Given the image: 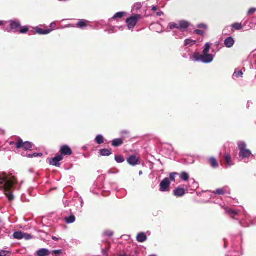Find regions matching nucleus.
<instances>
[{
  "mask_svg": "<svg viewBox=\"0 0 256 256\" xmlns=\"http://www.w3.org/2000/svg\"><path fill=\"white\" fill-rule=\"evenodd\" d=\"M37 254L38 256H46L50 254V252L47 249L42 248L37 252Z\"/></svg>",
  "mask_w": 256,
  "mask_h": 256,
  "instance_id": "15",
  "label": "nucleus"
},
{
  "mask_svg": "<svg viewBox=\"0 0 256 256\" xmlns=\"http://www.w3.org/2000/svg\"><path fill=\"white\" fill-rule=\"evenodd\" d=\"M10 30L4 27V30L8 32H16L20 26V22L18 20H10Z\"/></svg>",
  "mask_w": 256,
  "mask_h": 256,
  "instance_id": "7",
  "label": "nucleus"
},
{
  "mask_svg": "<svg viewBox=\"0 0 256 256\" xmlns=\"http://www.w3.org/2000/svg\"><path fill=\"white\" fill-rule=\"evenodd\" d=\"M194 32L196 34H200V35H203L204 34V32L203 30H194Z\"/></svg>",
  "mask_w": 256,
  "mask_h": 256,
  "instance_id": "44",
  "label": "nucleus"
},
{
  "mask_svg": "<svg viewBox=\"0 0 256 256\" xmlns=\"http://www.w3.org/2000/svg\"><path fill=\"white\" fill-rule=\"evenodd\" d=\"M75 220V216L73 215L65 218V221L67 224H72L74 222Z\"/></svg>",
  "mask_w": 256,
  "mask_h": 256,
  "instance_id": "23",
  "label": "nucleus"
},
{
  "mask_svg": "<svg viewBox=\"0 0 256 256\" xmlns=\"http://www.w3.org/2000/svg\"><path fill=\"white\" fill-rule=\"evenodd\" d=\"M242 75H243V72H242V70H238V71L236 70L234 73L233 74V78H238L240 77H242Z\"/></svg>",
  "mask_w": 256,
  "mask_h": 256,
  "instance_id": "28",
  "label": "nucleus"
},
{
  "mask_svg": "<svg viewBox=\"0 0 256 256\" xmlns=\"http://www.w3.org/2000/svg\"><path fill=\"white\" fill-rule=\"evenodd\" d=\"M226 212L228 213H230V214H234V215H236L237 214V212L234 211V210H233L231 209H230V208H226Z\"/></svg>",
  "mask_w": 256,
  "mask_h": 256,
  "instance_id": "37",
  "label": "nucleus"
},
{
  "mask_svg": "<svg viewBox=\"0 0 256 256\" xmlns=\"http://www.w3.org/2000/svg\"><path fill=\"white\" fill-rule=\"evenodd\" d=\"M22 238H24L26 240H28L32 238V236L29 234L23 233Z\"/></svg>",
  "mask_w": 256,
  "mask_h": 256,
  "instance_id": "36",
  "label": "nucleus"
},
{
  "mask_svg": "<svg viewBox=\"0 0 256 256\" xmlns=\"http://www.w3.org/2000/svg\"><path fill=\"white\" fill-rule=\"evenodd\" d=\"M24 156H26L28 158H32L34 157L41 156H42V153H34L33 154H29L28 155H25L24 154H22Z\"/></svg>",
  "mask_w": 256,
  "mask_h": 256,
  "instance_id": "33",
  "label": "nucleus"
},
{
  "mask_svg": "<svg viewBox=\"0 0 256 256\" xmlns=\"http://www.w3.org/2000/svg\"><path fill=\"white\" fill-rule=\"evenodd\" d=\"M123 144V140L122 138L114 139L112 141V145L116 147L122 145Z\"/></svg>",
  "mask_w": 256,
  "mask_h": 256,
  "instance_id": "16",
  "label": "nucleus"
},
{
  "mask_svg": "<svg viewBox=\"0 0 256 256\" xmlns=\"http://www.w3.org/2000/svg\"><path fill=\"white\" fill-rule=\"evenodd\" d=\"M225 159H226V162L228 166H231L233 164L232 161L231 160V157L230 155L226 154L225 155Z\"/></svg>",
  "mask_w": 256,
  "mask_h": 256,
  "instance_id": "30",
  "label": "nucleus"
},
{
  "mask_svg": "<svg viewBox=\"0 0 256 256\" xmlns=\"http://www.w3.org/2000/svg\"><path fill=\"white\" fill-rule=\"evenodd\" d=\"M158 10L157 7L156 6H152V11H156Z\"/></svg>",
  "mask_w": 256,
  "mask_h": 256,
  "instance_id": "48",
  "label": "nucleus"
},
{
  "mask_svg": "<svg viewBox=\"0 0 256 256\" xmlns=\"http://www.w3.org/2000/svg\"><path fill=\"white\" fill-rule=\"evenodd\" d=\"M28 30V28L26 26L22 27L21 28L20 30V32L21 34H25L27 32Z\"/></svg>",
  "mask_w": 256,
  "mask_h": 256,
  "instance_id": "38",
  "label": "nucleus"
},
{
  "mask_svg": "<svg viewBox=\"0 0 256 256\" xmlns=\"http://www.w3.org/2000/svg\"><path fill=\"white\" fill-rule=\"evenodd\" d=\"M52 253L55 254L56 255H58V254H60L62 253V250H54L52 252Z\"/></svg>",
  "mask_w": 256,
  "mask_h": 256,
  "instance_id": "45",
  "label": "nucleus"
},
{
  "mask_svg": "<svg viewBox=\"0 0 256 256\" xmlns=\"http://www.w3.org/2000/svg\"><path fill=\"white\" fill-rule=\"evenodd\" d=\"M186 193V190L184 188H178L174 191V194L177 197L183 196Z\"/></svg>",
  "mask_w": 256,
  "mask_h": 256,
  "instance_id": "13",
  "label": "nucleus"
},
{
  "mask_svg": "<svg viewBox=\"0 0 256 256\" xmlns=\"http://www.w3.org/2000/svg\"><path fill=\"white\" fill-rule=\"evenodd\" d=\"M100 153L102 156H108L112 154L111 150L108 149L101 150Z\"/></svg>",
  "mask_w": 256,
  "mask_h": 256,
  "instance_id": "21",
  "label": "nucleus"
},
{
  "mask_svg": "<svg viewBox=\"0 0 256 256\" xmlns=\"http://www.w3.org/2000/svg\"><path fill=\"white\" fill-rule=\"evenodd\" d=\"M250 102H248V106H250Z\"/></svg>",
  "mask_w": 256,
  "mask_h": 256,
  "instance_id": "56",
  "label": "nucleus"
},
{
  "mask_svg": "<svg viewBox=\"0 0 256 256\" xmlns=\"http://www.w3.org/2000/svg\"><path fill=\"white\" fill-rule=\"evenodd\" d=\"M164 13L162 12H159L156 13V15L158 16H161L163 15Z\"/></svg>",
  "mask_w": 256,
  "mask_h": 256,
  "instance_id": "47",
  "label": "nucleus"
},
{
  "mask_svg": "<svg viewBox=\"0 0 256 256\" xmlns=\"http://www.w3.org/2000/svg\"><path fill=\"white\" fill-rule=\"evenodd\" d=\"M189 26L190 24L188 22L184 20H180L177 22H171L169 24L168 27L170 30L177 28L184 31L186 30Z\"/></svg>",
  "mask_w": 256,
  "mask_h": 256,
  "instance_id": "4",
  "label": "nucleus"
},
{
  "mask_svg": "<svg viewBox=\"0 0 256 256\" xmlns=\"http://www.w3.org/2000/svg\"><path fill=\"white\" fill-rule=\"evenodd\" d=\"M102 253H103L104 254H106V252L105 250H102Z\"/></svg>",
  "mask_w": 256,
  "mask_h": 256,
  "instance_id": "53",
  "label": "nucleus"
},
{
  "mask_svg": "<svg viewBox=\"0 0 256 256\" xmlns=\"http://www.w3.org/2000/svg\"><path fill=\"white\" fill-rule=\"evenodd\" d=\"M128 162L131 166H134L140 164V159L135 155L130 156L127 160Z\"/></svg>",
  "mask_w": 256,
  "mask_h": 256,
  "instance_id": "9",
  "label": "nucleus"
},
{
  "mask_svg": "<svg viewBox=\"0 0 256 256\" xmlns=\"http://www.w3.org/2000/svg\"><path fill=\"white\" fill-rule=\"evenodd\" d=\"M198 28H203V29L206 30V29H207L208 26L206 24H200L198 25Z\"/></svg>",
  "mask_w": 256,
  "mask_h": 256,
  "instance_id": "42",
  "label": "nucleus"
},
{
  "mask_svg": "<svg viewBox=\"0 0 256 256\" xmlns=\"http://www.w3.org/2000/svg\"><path fill=\"white\" fill-rule=\"evenodd\" d=\"M16 180L14 176L3 175L0 176V188L4 190L9 200H12L14 196L12 191L16 188Z\"/></svg>",
  "mask_w": 256,
  "mask_h": 256,
  "instance_id": "1",
  "label": "nucleus"
},
{
  "mask_svg": "<svg viewBox=\"0 0 256 256\" xmlns=\"http://www.w3.org/2000/svg\"><path fill=\"white\" fill-rule=\"evenodd\" d=\"M142 6V4L141 2H137L135 4L132 8V12H137L138 10H140Z\"/></svg>",
  "mask_w": 256,
  "mask_h": 256,
  "instance_id": "17",
  "label": "nucleus"
},
{
  "mask_svg": "<svg viewBox=\"0 0 256 256\" xmlns=\"http://www.w3.org/2000/svg\"><path fill=\"white\" fill-rule=\"evenodd\" d=\"M238 146L240 150L239 156L240 158H248L252 155L251 151L246 148V144L244 142H238Z\"/></svg>",
  "mask_w": 256,
  "mask_h": 256,
  "instance_id": "3",
  "label": "nucleus"
},
{
  "mask_svg": "<svg viewBox=\"0 0 256 256\" xmlns=\"http://www.w3.org/2000/svg\"><path fill=\"white\" fill-rule=\"evenodd\" d=\"M16 143L14 142H10V146H13V145H15L16 146Z\"/></svg>",
  "mask_w": 256,
  "mask_h": 256,
  "instance_id": "50",
  "label": "nucleus"
},
{
  "mask_svg": "<svg viewBox=\"0 0 256 256\" xmlns=\"http://www.w3.org/2000/svg\"><path fill=\"white\" fill-rule=\"evenodd\" d=\"M156 256V255H152V256Z\"/></svg>",
  "mask_w": 256,
  "mask_h": 256,
  "instance_id": "57",
  "label": "nucleus"
},
{
  "mask_svg": "<svg viewBox=\"0 0 256 256\" xmlns=\"http://www.w3.org/2000/svg\"><path fill=\"white\" fill-rule=\"evenodd\" d=\"M142 174V171H140V172H139V174H140V175Z\"/></svg>",
  "mask_w": 256,
  "mask_h": 256,
  "instance_id": "54",
  "label": "nucleus"
},
{
  "mask_svg": "<svg viewBox=\"0 0 256 256\" xmlns=\"http://www.w3.org/2000/svg\"><path fill=\"white\" fill-rule=\"evenodd\" d=\"M56 26V24L55 23H52L51 24V26H50V27L51 28H54Z\"/></svg>",
  "mask_w": 256,
  "mask_h": 256,
  "instance_id": "51",
  "label": "nucleus"
},
{
  "mask_svg": "<svg viewBox=\"0 0 256 256\" xmlns=\"http://www.w3.org/2000/svg\"><path fill=\"white\" fill-rule=\"evenodd\" d=\"M196 42L195 40L190 39H186L184 40V44L185 46H191L196 44Z\"/></svg>",
  "mask_w": 256,
  "mask_h": 256,
  "instance_id": "18",
  "label": "nucleus"
},
{
  "mask_svg": "<svg viewBox=\"0 0 256 256\" xmlns=\"http://www.w3.org/2000/svg\"><path fill=\"white\" fill-rule=\"evenodd\" d=\"M96 142L98 144H102L104 142V138L102 135H98L95 139Z\"/></svg>",
  "mask_w": 256,
  "mask_h": 256,
  "instance_id": "29",
  "label": "nucleus"
},
{
  "mask_svg": "<svg viewBox=\"0 0 256 256\" xmlns=\"http://www.w3.org/2000/svg\"><path fill=\"white\" fill-rule=\"evenodd\" d=\"M192 188H198V184L197 182H196L194 180H193V182H192Z\"/></svg>",
  "mask_w": 256,
  "mask_h": 256,
  "instance_id": "46",
  "label": "nucleus"
},
{
  "mask_svg": "<svg viewBox=\"0 0 256 256\" xmlns=\"http://www.w3.org/2000/svg\"><path fill=\"white\" fill-rule=\"evenodd\" d=\"M256 12V8H250L248 12V15H251L253 14H254L255 12Z\"/></svg>",
  "mask_w": 256,
  "mask_h": 256,
  "instance_id": "39",
  "label": "nucleus"
},
{
  "mask_svg": "<svg viewBox=\"0 0 256 256\" xmlns=\"http://www.w3.org/2000/svg\"><path fill=\"white\" fill-rule=\"evenodd\" d=\"M60 152L61 155H71L72 154V150L68 146H62Z\"/></svg>",
  "mask_w": 256,
  "mask_h": 256,
  "instance_id": "11",
  "label": "nucleus"
},
{
  "mask_svg": "<svg viewBox=\"0 0 256 256\" xmlns=\"http://www.w3.org/2000/svg\"><path fill=\"white\" fill-rule=\"evenodd\" d=\"M116 28L120 29V27H118V28L112 27V28H110L106 30V31L109 34H112V33H114V32H116L118 31Z\"/></svg>",
  "mask_w": 256,
  "mask_h": 256,
  "instance_id": "35",
  "label": "nucleus"
},
{
  "mask_svg": "<svg viewBox=\"0 0 256 256\" xmlns=\"http://www.w3.org/2000/svg\"><path fill=\"white\" fill-rule=\"evenodd\" d=\"M249 58L253 62L256 63V49L251 52L249 56Z\"/></svg>",
  "mask_w": 256,
  "mask_h": 256,
  "instance_id": "26",
  "label": "nucleus"
},
{
  "mask_svg": "<svg viewBox=\"0 0 256 256\" xmlns=\"http://www.w3.org/2000/svg\"><path fill=\"white\" fill-rule=\"evenodd\" d=\"M51 32V30H44L42 28H38L36 31V33L40 34H46L50 33Z\"/></svg>",
  "mask_w": 256,
  "mask_h": 256,
  "instance_id": "22",
  "label": "nucleus"
},
{
  "mask_svg": "<svg viewBox=\"0 0 256 256\" xmlns=\"http://www.w3.org/2000/svg\"><path fill=\"white\" fill-rule=\"evenodd\" d=\"M147 240V237L144 232L138 233L136 236V240L139 242H144Z\"/></svg>",
  "mask_w": 256,
  "mask_h": 256,
  "instance_id": "14",
  "label": "nucleus"
},
{
  "mask_svg": "<svg viewBox=\"0 0 256 256\" xmlns=\"http://www.w3.org/2000/svg\"><path fill=\"white\" fill-rule=\"evenodd\" d=\"M118 256H126V254H120V255H119Z\"/></svg>",
  "mask_w": 256,
  "mask_h": 256,
  "instance_id": "55",
  "label": "nucleus"
},
{
  "mask_svg": "<svg viewBox=\"0 0 256 256\" xmlns=\"http://www.w3.org/2000/svg\"><path fill=\"white\" fill-rule=\"evenodd\" d=\"M176 175H177L176 173H172L170 174V178L172 181H174Z\"/></svg>",
  "mask_w": 256,
  "mask_h": 256,
  "instance_id": "40",
  "label": "nucleus"
},
{
  "mask_svg": "<svg viewBox=\"0 0 256 256\" xmlns=\"http://www.w3.org/2000/svg\"><path fill=\"white\" fill-rule=\"evenodd\" d=\"M23 232H16L13 234V236L14 238L18 240L22 239Z\"/></svg>",
  "mask_w": 256,
  "mask_h": 256,
  "instance_id": "24",
  "label": "nucleus"
},
{
  "mask_svg": "<svg viewBox=\"0 0 256 256\" xmlns=\"http://www.w3.org/2000/svg\"><path fill=\"white\" fill-rule=\"evenodd\" d=\"M88 21L84 20H80L77 24L78 27L83 28L84 27L87 26Z\"/></svg>",
  "mask_w": 256,
  "mask_h": 256,
  "instance_id": "20",
  "label": "nucleus"
},
{
  "mask_svg": "<svg viewBox=\"0 0 256 256\" xmlns=\"http://www.w3.org/2000/svg\"><path fill=\"white\" fill-rule=\"evenodd\" d=\"M16 147L18 149L22 148L26 150H32V146L31 143L28 142H24L21 139H20L18 142H16Z\"/></svg>",
  "mask_w": 256,
  "mask_h": 256,
  "instance_id": "6",
  "label": "nucleus"
},
{
  "mask_svg": "<svg viewBox=\"0 0 256 256\" xmlns=\"http://www.w3.org/2000/svg\"><path fill=\"white\" fill-rule=\"evenodd\" d=\"M210 162L211 166L214 168H216L218 167V162L214 158H211L210 159Z\"/></svg>",
  "mask_w": 256,
  "mask_h": 256,
  "instance_id": "27",
  "label": "nucleus"
},
{
  "mask_svg": "<svg viewBox=\"0 0 256 256\" xmlns=\"http://www.w3.org/2000/svg\"><path fill=\"white\" fill-rule=\"evenodd\" d=\"M126 14V12H118L116 13L114 16L110 20V21L113 20H116L118 18H122Z\"/></svg>",
  "mask_w": 256,
  "mask_h": 256,
  "instance_id": "19",
  "label": "nucleus"
},
{
  "mask_svg": "<svg viewBox=\"0 0 256 256\" xmlns=\"http://www.w3.org/2000/svg\"><path fill=\"white\" fill-rule=\"evenodd\" d=\"M170 182L168 178H165L160 184V190L161 192H168L170 190Z\"/></svg>",
  "mask_w": 256,
  "mask_h": 256,
  "instance_id": "8",
  "label": "nucleus"
},
{
  "mask_svg": "<svg viewBox=\"0 0 256 256\" xmlns=\"http://www.w3.org/2000/svg\"><path fill=\"white\" fill-rule=\"evenodd\" d=\"M52 240H58L60 238L56 237V236H52Z\"/></svg>",
  "mask_w": 256,
  "mask_h": 256,
  "instance_id": "49",
  "label": "nucleus"
},
{
  "mask_svg": "<svg viewBox=\"0 0 256 256\" xmlns=\"http://www.w3.org/2000/svg\"><path fill=\"white\" fill-rule=\"evenodd\" d=\"M224 44L226 48H232L234 44V40L232 36L227 38L224 41Z\"/></svg>",
  "mask_w": 256,
  "mask_h": 256,
  "instance_id": "12",
  "label": "nucleus"
},
{
  "mask_svg": "<svg viewBox=\"0 0 256 256\" xmlns=\"http://www.w3.org/2000/svg\"><path fill=\"white\" fill-rule=\"evenodd\" d=\"M104 234L108 236H112L113 235V232L111 230H106L104 232Z\"/></svg>",
  "mask_w": 256,
  "mask_h": 256,
  "instance_id": "41",
  "label": "nucleus"
},
{
  "mask_svg": "<svg viewBox=\"0 0 256 256\" xmlns=\"http://www.w3.org/2000/svg\"><path fill=\"white\" fill-rule=\"evenodd\" d=\"M232 28L236 30H240L242 28V26L241 24L234 23L232 25Z\"/></svg>",
  "mask_w": 256,
  "mask_h": 256,
  "instance_id": "32",
  "label": "nucleus"
},
{
  "mask_svg": "<svg viewBox=\"0 0 256 256\" xmlns=\"http://www.w3.org/2000/svg\"><path fill=\"white\" fill-rule=\"evenodd\" d=\"M141 17L140 14H135L128 18L126 20L128 28L129 30L133 28Z\"/></svg>",
  "mask_w": 256,
  "mask_h": 256,
  "instance_id": "5",
  "label": "nucleus"
},
{
  "mask_svg": "<svg viewBox=\"0 0 256 256\" xmlns=\"http://www.w3.org/2000/svg\"><path fill=\"white\" fill-rule=\"evenodd\" d=\"M180 178L182 180L186 181L189 178V175L188 173L186 172H182L180 174Z\"/></svg>",
  "mask_w": 256,
  "mask_h": 256,
  "instance_id": "31",
  "label": "nucleus"
},
{
  "mask_svg": "<svg viewBox=\"0 0 256 256\" xmlns=\"http://www.w3.org/2000/svg\"><path fill=\"white\" fill-rule=\"evenodd\" d=\"M228 188L226 187L218 188L216 190L215 194H218V195H222L224 194V193L227 191Z\"/></svg>",
  "mask_w": 256,
  "mask_h": 256,
  "instance_id": "25",
  "label": "nucleus"
},
{
  "mask_svg": "<svg viewBox=\"0 0 256 256\" xmlns=\"http://www.w3.org/2000/svg\"><path fill=\"white\" fill-rule=\"evenodd\" d=\"M0 256H10V254L8 252H0Z\"/></svg>",
  "mask_w": 256,
  "mask_h": 256,
  "instance_id": "43",
  "label": "nucleus"
},
{
  "mask_svg": "<svg viewBox=\"0 0 256 256\" xmlns=\"http://www.w3.org/2000/svg\"><path fill=\"white\" fill-rule=\"evenodd\" d=\"M4 23L6 24V23H7V22H3V21H1V20H0V25L3 24Z\"/></svg>",
  "mask_w": 256,
  "mask_h": 256,
  "instance_id": "52",
  "label": "nucleus"
},
{
  "mask_svg": "<svg viewBox=\"0 0 256 256\" xmlns=\"http://www.w3.org/2000/svg\"><path fill=\"white\" fill-rule=\"evenodd\" d=\"M210 44V43H206L204 46V48L201 54L198 52L194 53L193 56H190V58L192 61L202 62L204 63L208 64L212 62L214 60V56L209 54Z\"/></svg>",
  "mask_w": 256,
  "mask_h": 256,
  "instance_id": "2",
  "label": "nucleus"
},
{
  "mask_svg": "<svg viewBox=\"0 0 256 256\" xmlns=\"http://www.w3.org/2000/svg\"><path fill=\"white\" fill-rule=\"evenodd\" d=\"M63 159V156L62 155H56L54 158L50 160V163L51 165L60 166V162Z\"/></svg>",
  "mask_w": 256,
  "mask_h": 256,
  "instance_id": "10",
  "label": "nucleus"
},
{
  "mask_svg": "<svg viewBox=\"0 0 256 256\" xmlns=\"http://www.w3.org/2000/svg\"><path fill=\"white\" fill-rule=\"evenodd\" d=\"M115 160L118 163H122L124 161V159L121 156L117 155L115 156Z\"/></svg>",
  "mask_w": 256,
  "mask_h": 256,
  "instance_id": "34",
  "label": "nucleus"
}]
</instances>
